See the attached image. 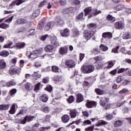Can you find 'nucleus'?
<instances>
[{
  "label": "nucleus",
  "mask_w": 131,
  "mask_h": 131,
  "mask_svg": "<svg viewBox=\"0 0 131 131\" xmlns=\"http://www.w3.org/2000/svg\"><path fill=\"white\" fill-rule=\"evenodd\" d=\"M10 107V105L9 104H2L0 105V110H8Z\"/></svg>",
  "instance_id": "obj_34"
},
{
  "label": "nucleus",
  "mask_w": 131,
  "mask_h": 131,
  "mask_svg": "<svg viewBox=\"0 0 131 131\" xmlns=\"http://www.w3.org/2000/svg\"><path fill=\"white\" fill-rule=\"evenodd\" d=\"M102 38L101 39V42H107L108 39H111L112 38V33L110 32H104L102 35Z\"/></svg>",
  "instance_id": "obj_2"
},
{
  "label": "nucleus",
  "mask_w": 131,
  "mask_h": 131,
  "mask_svg": "<svg viewBox=\"0 0 131 131\" xmlns=\"http://www.w3.org/2000/svg\"><path fill=\"white\" fill-rule=\"evenodd\" d=\"M79 4H80V1L79 0H75L72 2L73 6H77V5H79Z\"/></svg>",
  "instance_id": "obj_58"
},
{
  "label": "nucleus",
  "mask_w": 131,
  "mask_h": 131,
  "mask_svg": "<svg viewBox=\"0 0 131 131\" xmlns=\"http://www.w3.org/2000/svg\"><path fill=\"white\" fill-rule=\"evenodd\" d=\"M106 124H108V122L103 120H99L98 123L96 124V126H100V125H106Z\"/></svg>",
  "instance_id": "obj_31"
},
{
  "label": "nucleus",
  "mask_w": 131,
  "mask_h": 131,
  "mask_svg": "<svg viewBox=\"0 0 131 131\" xmlns=\"http://www.w3.org/2000/svg\"><path fill=\"white\" fill-rule=\"evenodd\" d=\"M33 77H35V79H37V78H40L41 77V75L40 74H38L36 72H34V74L32 75Z\"/></svg>",
  "instance_id": "obj_52"
},
{
  "label": "nucleus",
  "mask_w": 131,
  "mask_h": 131,
  "mask_svg": "<svg viewBox=\"0 0 131 131\" xmlns=\"http://www.w3.org/2000/svg\"><path fill=\"white\" fill-rule=\"evenodd\" d=\"M80 113V109L75 108L70 111V114L71 118H75L77 115H78Z\"/></svg>",
  "instance_id": "obj_7"
},
{
  "label": "nucleus",
  "mask_w": 131,
  "mask_h": 131,
  "mask_svg": "<svg viewBox=\"0 0 131 131\" xmlns=\"http://www.w3.org/2000/svg\"><path fill=\"white\" fill-rule=\"evenodd\" d=\"M67 100V102L69 103V104H71V103H73V102H74V97L71 95Z\"/></svg>",
  "instance_id": "obj_43"
},
{
  "label": "nucleus",
  "mask_w": 131,
  "mask_h": 131,
  "mask_svg": "<svg viewBox=\"0 0 131 131\" xmlns=\"http://www.w3.org/2000/svg\"><path fill=\"white\" fill-rule=\"evenodd\" d=\"M88 27L89 29L93 30L95 29L97 27V26L95 24H90L88 25Z\"/></svg>",
  "instance_id": "obj_48"
},
{
  "label": "nucleus",
  "mask_w": 131,
  "mask_h": 131,
  "mask_svg": "<svg viewBox=\"0 0 131 131\" xmlns=\"http://www.w3.org/2000/svg\"><path fill=\"white\" fill-rule=\"evenodd\" d=\"M64 64L68 68H74L76 65L75 61L71 59H68L66 60Z\"/></svg>",
  "instance_id": "obj_6"
},
{
  "label": "nucleus",
  "mask_w": 131,
  "mask_h": 131,
  "mask_svg": "<svg viewBox=\"0 0 131 131\" xmlns=\"http://www.w3.org/2000/svg\"><path fill=\"white\" fill-rule=\"evenodd\" d=\"M9 27H10V25L5 23H2L0 25V28L2 29H7V28H9Z\"/></svg>",
  "instance_id": "obj_39"
},
{
  "label": "nucleus",
  "mask_w": 131,
  "mask_h": 131,
  "mask_svg": "<svg viewBox=\"0 0 131 131\" xmlns=\"http://www.w3.org/2000/svg\"><path fill=\"white\" fill-rule=\"evenodd\" d=\"M70 120V117L69 115H64L62 118L61 120L63 123H67L68 121Z\"/></svg>",
  "instance_id": "obj_23"
},
{
  "label": "nucleus",
  "mask_w": 131,
  "mask_h": 131,
  "mask_svg": "<svg viewBox=\"0 0 131 131\" xmlns=\"http://www.w3.org/2000/svg\"><path fill=\"white\" fill-rule=\"evenodd\" d=\"M81 70L84 73H91L95 70V67L91 64L83 65L81 68Z\"/></svg>",
  "instance_id": "obj_1"
},
{
  "label": "nucleus",
  "mask_w": 131,
  "mask_h": 131,
  "mask_svg": "<svg viewBox=\"0 0 131 131\" xmlns=\"http://www.w3.org/2000/svg\"><path fill=\"white\" fill-rule=\"evenodd\" d=\"M108 102L109 99L108 98L105 97H101L100 98L99 104L102 107H106V105H107V103Z\"/></svg>",
  "instance_id": "obj_13"
},
{
  "label": "nucleus",
  "mask_w": 131,
  "mask_h": 131,
  "mask_svg": "<svg viewBox=\"0 0 131 131\" xmlns=\"http://www.w3.org/2000/svg\"><path fill=\"white\" fill-rule=\"evenodd\" d=\"M51 68L53 72H55V73L59 72V70H60V69L59 68V67L56 66H52L51 67Z\"/></svg>",
  "instance_id": "obj_35"
},
{
  "label": "nucleus",
  "mask_w": 131,
  "mask_h": 131,
  "mask_svg": "<svg viewBox=\"0 0 131 131\" xmlns=\"http://www.w3.org/2000/svg\"><path fill=\"white\" fill-rule=\"evenodd\" d=\"M13 45V42L10 41L7 45L4 46V48L6 49H10L11 48V46Z\"/></svg>",
  "instance_id": "obj_62"
},
{
  "label": "nucleus",
  "mask_w": 131,
  "mask_h": 131,
  "mask_svg": "<svg viewBox=\"0 0 131 131\" xmlns=\"http://www.w3.org/2000/svg\"><path fill=\"white\" fill-rule=\"evenodd\" d=\"M84 11L85 13V16H88V18L90 19V15H92L93 14V10L92 9V7H87L84 9Z\"/></svg>",
  "instance_id": "obj_14"
},
{
  "label": "nucleus",
  "mask_w": 131,
  "mask_h": 131,
  "mask_svg": "<svg viewBox=\"0 0 131 131\" xmlns=\"http://www.w3.org/2000/svg\"><path fill=\"white\" fill-rule=\"evenodd\" d=\"M53 81L56 84H62L64 82V78L61 75L56 76L53 78Z\"/></svg>",
  "instance_id": "obj_4"
},
{
  "label": "nucleus",
  "mask_w": 131,
  "mask_h": 131,
  "mask_svg": "<svg viewBox=\"0 0 131 131\" xmlns=\"http://www.w3.org/2000/svg\"><path fill=\"white\" fill-rule=\"evenodd\" d=\"M48 4V0H44L40 3L39 8H42V7L46 6Z\"/></svg>",
  "instance_id": "obj_49"
},
{
  "label": "nucleus",
  "mask_w": 131,
  "mask_h": 131,
  "mask_svg": "<svg viewBox=\"0 0 131 131\" xmlns=\"http://www.w3.org/2000/svg\"><path fill=\"white\" fill-rule=\"evenodd\" d=\"M91 53H92V54H94V55H97V54H98V48L95 47V48L91 50Z\"/></svg>",
  "instance_id": "obj_55"
},
{
  "label": "nucleus",
  "mask_w": 131,
  "mask_h": 131,
  "mask_svg": "<svg viewBox=\"0 0 131 131\" xmlns=\"http://www.w3.org/2000/svg\"><path fill=\"white\" fill-rule=\"evenodd\" d=\"M48 100H49V97H48V95L46 94H43L40 97V100L44 103L48 102Z\"/></svg>",
  "instance_id": "obj_29"
},
{
  "label": "nucleus",
  "mask_w": 131,
  "mask_h": 131,
  "mask_svg": "<svg viewBox=\"0 0 131 131\" xmlns=\"http://www.w3.org/2000/svg\"><path fill=\"white\" fill-rule=\"evenodd\" d=\"M34 118H35V116H26L24 119L20 121V123H21V124H25L26 121H27V122H30V121H32Z\"/></svg>",
  "instance_id": "obj_8"
},
{
  "label": "nucleus",
  "mask_w": 131,
  "mask_h": 131,
  "mask_svg": "<svg viewBox=\"0 0 131 131\" xmlns=\"http://www.w3.org/2000/svg\"><path fill=\"white\" fill-rule=\"evenodd\" d=\"M123 124V122L120 120H117L114 123V126L115 127H119Z\"/></svg>",
  "instance_id": "obj_25"
},
{
  "label": "nucleus",
  "mask_w": 131,
  "mask_h": 131,
  "mask_svg": "<svg viewBox=\"0 0 131 131\" xmlns=\"http://www.w3.org/2000/svg\"><path fill=\"white\" fill-rule=\"evenodd\" d=\"M15 3H16V6H19V5H21V4H23V3H24V1H23V0H16Z\"/></svg>",
  "instance_id": "obj_60"
},
{
  "label": "nucleus",
  "mask_w": 131,
  "mask_h": 131,
  "mask_svg": "<svg viewBox=\"0 0 131 131\" xmlns=\"http://www.w3.org/2000/svg\"><path fill=\"white\" fill-rule=\"evenodd\" d=\"M15 104H13L12 105L11 108L10 110L9 111V113H10V114H15Z\"/></svg>",
  "instance_id": "obj_41"
},
{
  "label": "nucleus",
  "mask_w": 131,
  "mask_h": 131,
  "mask_svg": "<svg viewBox=\"0 0 131 131\" xmlns=\"http://www.w3.org/2000/svg\"><path fill=\"white\" fill-rule=\"evenodd\" d=\"M102 11L101 10H98L97 9H93L92 10V14H91L89 16V18H92L94 16H97V15H99V14H101Z\"/></svg>",
  "instance_id": "obj_20"
},
{
  "label": "nucleus",
  "mask_w": 131,
  "mask_h": 131,
  "mask_svg": "<svg viewBox=\"0 0 131 131\" xmlns=\"http://www.w3.org/2000/svg\"><path fill=\"white\" fill-rule=\"evenodd\" d=\"M39 13H40L39 9H37L34 10L32 13V16L33 18H36L38 17V16L39 15Z\"/></svg>",
  "instance_id": "obj_26"
},
{
  "label": "nucleus",
  "mask_w": 131,
  "mask_h": 131,
  "mask_svg": "<svg viewBox=\"0 0 131 131\" xmlns=\"http://www.w3.org/2000/svg\"><path fill=\"white\" fill-rule=\"evenodd\" d=\"M45 24H46V20H41L39 21V24L37 26L38 29L39 30H42L43 27H45Z\"/></svg>",
  "instance_id": "obj_22"
},
{
  "label": "nucleus",
  "mask_w": 131,
  "mask_h": 131,
  "mask_svg": "<svg viewBox=\"0 0 131 131\" xmlns=\"http://www.w3.org/2000/svg\"><path fill=\"white\" fill-rule=\"evenodd\" d=\"M76 18L78 20H80V21H82V20H83V12H81L76 17Z\"/></svg>",
  "instance_id": "obj_38"
},
{
  "label": "nucleus",
  "mask_w": 131,
  "mask_h": 131,
  "mask_svg": "<svg viewBox=\"0 0 131 131\" xmlns=\"http://www.w3.org/2000/svg\"><path fill=\"white\" fill-rule=\"evenodd\" d=\"M13 47H15V48H17L18 49H23V48L25 47V43L24 42L17 43Z\"/></svg>",
  "instance_id": "obj_28"
},
{
  "label": "nucleus",
  "mask_w": 131,
  "mask_h": 131,
  "mask_svg": "<svg viewBox=\"0 0 131 131\" xmlns=\"http://www.w3.org/2000/svg\"><path fill=\"white\" fill-rule=\"evenodd\" d=\"M106 19L108 20V21H112V22H114V21H115V17L112 16L111 15H108L106 17Z\"/></svg>",
  "instance_id": "obj_45"
},
{
  "label": "nucleus",
  "mask_w": 131,
  "mask_h": 131,
  "mask_svg": "<svg viewBox=\"0 0 131 131\" xmlns=\"http://www.w3.org/2000/svg\"><path fill=\"white\" fill-rule=\"evenodd\" d=\"M62 14H64V15L69 14V13H70V8H64L62 10Z\"/></svg>",
  "instance_id": "obj_44"
},
{
  "label": "nucleus",
  "mask_w": 131,
  "mask_h": 131,
  "mask_svg": "<svg viewBox=\"0 0 131 131\" xmlns=\"http://www.w3.org/2000/svg\"><path fill=\"white\" fill-rule=\"evenodd\" d=\"M8 55H10V53L6 50L2 51L0 53V56H2V57H8Z\"/></svg>",
  "instance_id": "obj_33"
},
{
  "label": "nucleus",
  "mask_w": 131,
  "mask_h": 131,
  "mask_svg": "<svg viewBox=\"0 0 131 131\" xmlns=\"http://www.w3.org/2000/svg\"><path fill=\"white\" fill-rule=\"evenodd\" d=\"M13 85H16V82L14 81V80H11L7 82V88H10V86H13Z\"/></svg>",
  "instance_id": "obj_36"
},
{
  "label": "nucleus",
  "mask_w": 131,
  "mask_h": 131,
  "mask_svg": "<svg viewBox=\"0 0 131 131\" xmlns=\"http://www.w3.org/2000/svg\"><path fill=\"white\" fill-rule=\"evenodd\" d=\"M83 34L84 38L87 40H89V39H91L93 36H94V33L93 31L85 30Z\"/></svg>",
  "instance_id": "obj_3"
},
{
  "label": "nucleus",
  "mask_w": 131,
  "mask_h": 131,
  "mask_svg": "<svg viewBox=\"0 0 131 131\" xmlns=\"http://www.w3.org/2000/svg\"><path fill=\"white\" fill-rule=\"evenodd\" d=\"M107 63L108 64V66L106 67L107 69H110V68H112L113 66H114V63H113L112 60L109 61Z\"/></svg>",
  "instance_id": "obj_46"
},
{
  "label": "nucleus",
  "mask_w": 131,
  "mask_h": 131,
  "mask_svg": "<svg viewBox=\"0 0 131 131\" xmlns=\"http://www.w3.org/2000/svg\"><path fill=\"white\" fill-rule=\"evenodd\" d=\"M50 37H51V36L46 34L45 35L42 36L40 37V39L42 41H45V40H46V39H47V38H50Z\"/></svg>",
  "instance_id": "obj_51"
},
{
  "label": "nucleus",
  "mask_w": 131,
  "mask_h": 131,
  "mask_svg": "<svg viewBox=\"0 0 131 131\" xmlns=\"http://www.w3.org/2000/svg\"><path fill=\"white\" fill-rule=\"evenodd\" d=\"M96 105V102L95 101H90L89 100H88L86 103V106L87 108H93Z\"/></svg>",
  "instance_id": "obj_19"
},
{
  "label": "nucleus",
  "mask_w": 131,
  "mask_h": 131,
  "mask_svg": "<svg viewBox=\"0 0 131 131\" xmlns=\"http://www.w3.org/2000/svg\"><path fill=\"white\" fill-rule=\"evenodd\" d=\"M94 127H95L94 126H92L89 127L88 128H85V131H89V130L93 131L94 130Z\"/></svg>",
  "instance_id": "obj_64"
},
{
  "label": "nucleus",
  "mask_w": 131,
  "mask_h": 131,
  "mask_svg": "<svg viewBox=\"0 0 131 131\" xmlns=\"http://www.w3.org/2000/svg\"><path fill=\"white\" fill-rule=\"evenodd\" d=\"M119 46H117L116 48L112 50V52L114 53L115 54H118V53H119V52L118 51V50H119Z\"/></svg>",
  "instance_id": "obj_50"
},
{
  "label": "nucleus",
  "mask_w": 131,
  "mask_h": 131,
  "mask_svg": "<svg viewBox=\"0 0 131 131\" xmlns=\"http://www.w3.org/2000/svg\"><path fill=\"white\" fill-rule=\"evenodd\" d=\"M115 9L117 11H121V10L123 9V5H119L118 6L116 7Z\"/></svg>",
  "instance_id": "obj_54"
},
{
  "label": "nucleus",
  "mask_w": 131,
  "mask_h": 131,
  "mask_svg": "<svg viewBox=\"0 0 131 131\" xmlns=\"http://www.w3.org/2000/svg\"><path fill=\"white\" fill-rule=\"evenodd\" d=\"M60 34L63 37H69L70 36V30L66 28L63 31H60Z\"/></svg>",
  "instance_id": "obj_11"
},
{
  "label": "nucleus",
  "mask_w": 131,
  "mask_h": 131,
  "mask_svg": "<svg viewBox=\"0 0 131 131\" xmlns=\"http://www.w3.org/2000/svg\"><path fill=\"white\" fill-rule=\"evenodd\" d=\"M51 44H52L55 47H57V46H59V44L58 43V40L57 39V37L56 36H54L52 37L51 36Z\"/></svg>",
  "instance_id": "obj_15"
},
{
  "label": "nucleus",
  "mask_w": 131,
  "mask_h": 131,
  "mask_svg": "<svg viewBox=\"0 0 131 131\" xmlns=\"http://www.w3.org/2000/svg\"><path fill=\"white\" fill-rule=\"evenodd\" d=\"M77 99H76V102L77 103H81V102H83V95L82 94L79 93L76 95Z\"/></svg>",
  "instance_id": "obj_21"
},
{
  "label": "nucleus",
  "mask_w": 131,
  "mask_h": 131,
  "mask_svg": "<svg viewBox=\"0 0 131 131\" xmlns=\"http://www.w3.org/2000/svg\"><path fill=\"white\" fill-rule=\"evenodd\" d=\"M100 48L101 49V51H103V52H106V51H108V47L103 44H101L100 46Z\"/></svg>",
  "instance_id": "obj_42"
},
{
  "label": "nucleus",
  "mask_w": 131,
  "mask_h": 131,
  "mask_svg": "<svg viewBox=\"0 0 131 131\" xmlns=\"http://www.w3.org/2000/svg\"><path fill=\"white\" fill-rule=\"evenodd\" d=\"M35 34V29H32L29 31L27 34V36H29V35H34Z\"/></svg>",
  "instance_id": "obj_40"
},
{
  "label": "nucleus",
  "mask_w": 131,
  "mask_h": 131,
  "mask_svg": "<svg viewBox=\"0 0 131 131\" xmlns=\"http://www.w3.org/2000/svg\"><path fill=\"white\" fill-rule=\"evenodd\" d=\"M68 53V47L67 46L61 47L59 49V54L60 55H66Z\"/></svg>",
  "instance_id": "obj_16"
},
{
  "label": "nucleus",
  "mask_w": 131,
  "mask_h": 131,
  "mask_svg": "<svg viewBox=\"0 0 131 131\" xmlns=\"http://www.w3.org/2000/svg\"><path fill=\"white\" fill-rule=\"evenodd\" d=\"M80 35V31L78 30L77 28H74L72 30V37H78Z\"/></svg>",
  "instance_id": "obj_12"
},
{
  "label": "nucleus",
  "mask_w": 131,
  "mask_h": 131,
  "mask_svg": "<svg viewBox=\"0 0 131 131\" xmlns=\"http://www.w3.org/2000/svg\"><path fill=\"white\" fill-rule=\"evenodd\" d=\"M38 54V50L33 51L32 52H30L28 51L27 52V56H28V58H31V60H34V59H36V58H37Z\"/></svg>",
  "instance_id": "obj_5"
},
{
  "label": "nucleus",
  "mask_w": 131,
  "mask_h": 131,
  "mask_svg": "<svg viewBox=\"0 0 131 131\" xmlns=\"http://www.w3.org/2000/svg\"><path fill=\"white\" fill-rule=\"evenodd\" d=\"M126 70H128V68H121L118 70L117 73H122V72H124V71H126Z\"/></svg>",
  "instance_id": "obj_56"
},
{
  "label": "nucleus",
  "mask_w": 131,
  "mask_h": 131,
  "mask_svg": "<svg viewBox=\"0 0 131 131\" xmlns=\"http://www.w3.org/2000/svg\"><path fill=\"white\" fill-rule=\"evenodd\" d=\"M40 88V83H38L36 84V85L35 86V91H39Z\"/></svg>",
  "instance_id": "obj_59"
},
{
  "label": "nucleus",
  "mask_w": 131,
  "mask_h": 131,
  "mask_svg": "<svg viewBox=\"0 0 131 131\" xmlns=\"http://www.w3.org/2000/svg\"><path fill=\"white\" fill-rule=\"evenodd\" d=\"M21 72V68L18 67H14L13 68H11L9 70V73L10 74L12 75L14 74H19Z\"/></svg>",
  "instance_id": "obj_10"
},
{
  "label": "nucleus",
  "mask_w": 131,
  "mask_h": 131,
  "mask_svg": "<svg viewBox=\"0 0 131 131\" xmlns=\"http://www.w3.org/2000/svg\"><path fill=\"white\" fill-rule=\"evenodd\" d=\"M115 27L116 29H123L124 28V21L122 20L117 21L115 24Z\"/></svg>",
  "instance_id": "obj_9"
},
{
  "label": "nucleus",
  "mask_w": 131,
  "mask_h": 131,
  "mask_svg": "<svg viewBox=\"0 0 131 131\" xmlns=\"http://www.w3.org/2000/svg\"><path fill=\"white\" fill-rule=\"evenodd\" d=\"M27 23V20L25 19L20 18L17 20V24H26Z\"/></svg>",
  "instance_id": "obj_30"
},
{
  "label": "nucleus",
  "mask_w": 131,
  "mask_h": 131,
  "mask_svg": "<svg viewBox=\"0 0 131 131\" xmlns=\"http://www.w3.org/2000/svg\"><path fill=\"white\" fill-rule=\"evenodd\" d=\"M45 51L47 53H53L54 51V46L48 45L45 48Z\"/></svg>",
  "instance_id": "obj_18"
},
{
  "label": "nucleus",
  "mask_w": 131,
  "mask_h": 131,
  "mask_svg": "<svg viewBox=\"0 0 131 131\" xmlns=\"http://www.w3.org/2000/svg\"><path fill=\"white\" fill-rule=\"evenodd\" d=\"M127 92H128V90L126 89H123L122 90L119 91V94L121 95H123V94H125Z\"/></svg>",
  "instance_id": "obj_63"
},
{
  "label": "nucleus",
  "mask_w": 131,
  "mask_h": 131,
  "mask_svg": "<svg viewBox=\"0 0 131 131\" xmlns=\"http://www.w3.org/2000/svg\"><path fill=\"white\" fill-rule=\"evenodd\" d=\"M41 111H43V112H45V113H48L49 111H50V110L49 108V107L48 106H44L42 110Z\"/></svg>",
  "instance_id": "obj_57"
},
{
  "label": "nucleus",
  "mask_w": 131,
  "mask_h": 131,
  "mask_svg": "<svg viewBox=\"0 0 131 131\" xmlns=\"http://www.w3.org/2000/svg\"><path fill=\"white\" fill-rule=\"evenodd\" d=\"M25 88L28 91H31L33 89L32 85L30 83H27L25 84Z\"/></svg>",
  "instance_id": "obj_37"
},
{
  "label": "nucleus",
  "mask_w": 131,
  "mask_h": 131,
  "mask_svg": "<svg viewBox=\"0 0 131 131\" xmlns=\"http://www.w3.org/2000/svg\"><path fill=\"white\" fill-rule=\"evenodd\" d=\"M55 24L56 25H63L64 24V20L60 17H57L56 18V23H55Z\"/></svg>",
  "instance_id": "obj_24"
},
{
  "label": "nucleus",
  "mask_w": 131,
  "mask_h": 131,
  "mask_svg": "<svg viewBox=\"0 0 131 131\" xmlns=\"http://www.w3.org/2000/svg\"><path fill=\"white\" fill-rule=\"evenodd\" d=\"M6 63L4 59L0 60V69H6Z\"/></svg>",
  "instance_id": "obj_27"
},
{
  "label": "nucleus",
  "mask_w": 131,
  "mask_h": 131,
  "mask_svg": "<svg viewBox=\"0 0 131 131\" xmlns=\"http://www.w3.org/2000/svg\"><path fill=\"white\" fill-rule=\"evenodd\" d=\"M123 39H129L131 38V33L127 32L125 33L123 36Z\"/></svg>",
  "instance_id": "obj_32"
},
{
  "label": "nucleus",
  "mask_w": 131,
  "mask_h": 131,
  "mask_svg": "<svg viewBox=\"0 0 131 131\" xmlns=\"http://www.w3.org/2000/svg\"><path fill=\"white\" fill-rule=\"evenodd\" d=\"M95 92L97 93V95H104L105 93L104 91L100 90V89H96Z\"/></svg>",
  "instance_id": "obj_47"
},
{
  "label": "nucleus",
  "mask_w": 131,
  "mask_h": 131,
  "mask_svg": "<svg viewBox=\"0 0 131 131\" xmlns=\"http://www.w3.org/2000/svg\"><path fill=\"white\" fill-rule=\"evenodd\" d=\"M123 79V78H122V76H119L116 79V82H117V83H119V82H121V81H122Z\"/></svg>",
  "instance_id": "obj_61"
},
{
  "label": "nucleus",
  "mask_w": 131,
  "mask_h": 131,
  "mask_svg": "<svg viewBox=\"0 0 131 131\" xmlns=\"http://www.w3.org/2000/svg\"><path fill=\"white\" fill-rule=\"evenodd\" d=\"M17 93V89H13L9 91V94L10 96H14L15 95V94Z\"/></svg>",
  "instance_id": "obj_53"
},
{
  "label": "nucleus",
  "mask_w": 131,
  "mask_h": 131,
  "mask_svg": "<svg viewBox=\"0 0 131 131\" xmlns=\"http://www.w3.org/2000/svg\"><path fill=\"white\" fill-rule=\"evenodd\" d=\"M55 26V22L54 21H50L47 24V25L45 26V29L46 31H48L50 30L51 28H53Z\"/></svg>",
  "instance_id": "obj_17"
}]
</instances>
